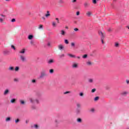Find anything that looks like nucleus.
<instances>
[{"label":"nucleus","mask_w":129,"mask_h":129,"mask_svg":"<svg viewBox=\"0 0 129 129\" xmlns=\"http://www.w3.org/2000/svg\"><path fill=\"white\" fill-rule=\"evenodd\" d=\"M86 15L87 17H91V16H92V12H91V11H88L86 13Z\"/></svg>","instance_id":"9"},{"label":"nucleus","mask_w":129,"mask_h":129,"mask_svg":"<svg viewBox=\"0 0 129 129\" xmlns=\"http://www.w3.org/2000/svg\"><path fill=\"white\" fill-rule=\"evenodd\" d=\"M99 99V97L97 96L95 97L94 100V101H97V100H98Z\"/></svg>","instance_id":"29"},{"label":"nucleus","mask_w":129,"mask_h":129,"mask_svg":"<svg viewBox=\"0 0 129 129\" xmlns=\"http://www.w3.org/2000/svg\"><path fill=\"white\" fill-rule=\"evenodd\" d=\"M55 20H56V21H57V23H59V19H58V18H55Z\"/></svg>","instance_id":"53"},{"label":"nucleus","mask_w":129,"mask_h":129,"mask_svg":"<svg viewBox=\"0 0 129 129\" xmlns=\"http://www.w3.org/2000/svg\"><path fill=\"white\" fill-rule=\"evenodd\" d=\"M64 43H65L66 44H69V41H68V40L65 39V40H64Z\"/></svg>","instance_id":"40"},{"label":"nucleus","mask_w":129,"mask_h":129,"mask_svg":"<svg viewBox=\"0 0 129 129\" xmlns=\"http://www.w3.org/2000/svg\"><path fill=\"white\" fill-rule=\"evenodd\" d=\"M66 29H68V26H66Z\"/></svg>","instance_id":"59"},{"label":"nucleus","mask_w":129,"mask_h":129,"mask_svg":"<svg viewBox=\"0 0 129 129\" xmlns=\"http://www.w3.org/2000/svg\"><path fill=\"white\" fill-rule=\"evenodd\" d=\"M84 6L85 8H88L90 6V3H89L88 2H86L84 3Z\"/></svg>","instance_id":"5"},{"label":"nucleus","mask_w":129,"mask_h":129,"mask_svg":"<svg viewBox=\"0 0 129 129\" xmlns=\"http://www.w3.org/2000/svg\"><path fill=\"white\" fill-rule=\"evenodd\" d=\"M42 19H43V20L44 21H45V17H43L42 18Z\"/></svg>","instance_id":"58"},{"label":"nucleus","mask_w":129,"mask_h":129,"mask_svg":"<svg viewBox=\"0 0 129 129\" xmlns=\"http://www.w3.org/2000/svg\"><path fill=\"white\" fill-rule=\"evenodd\" d=\"M71 46L72 47H74L75 46V43L74 42H72Z\"/></svg>","instance_id":"43"},{"label":"nucleus","mask_w":129,"mask_h":129,"mask_svg":"<svg viewBox=\"0 0 129 129\" xmlns=\"http://www.w3.org/2000/svg\"><path fill=\"white\" fill-rule=\"evenodd\" d=\"M72 3H76V0H73Z\"/></svg>","instance_id":"56"},{"label":"nucleus","mask_w":129,"mask_h":129,"mask_svg":"<svg viewBox=\"0 0 129 129\" xmlns=\"http://www.w3.org/2000/svg\"><path fill=\"white\" fill-rule=\"evenodd\" d=\"M11 22L12 23H14V22H16V19H12V20H11Z\"/></svg>","instance_id":"47"},{"label":"nucleus","mask_w":129,"mask_h":129,"mask_svg":"<svg viewBox=\"0 0 129 129\" xmlns=\"http://www.w3.org/2000/svg\"><path fill=\"white\" fill-rule=\"evenodd\" d=\"M1 17H2L3 19H6V15H4L3 14L1 15Z\"/></svg>","instance_id":"46"},{"label":"nucleus","mask_w":129,"mask_h":129,"mask_svg":"<svg viewBox=\"0 0 129 129\" xmlns=\"http://www.w3.org/2000/svg\"><path fill=\"white\" fill-rule=\"evenodd\" d=\"M75 112L77 115L80 114V113H81V109H80V108H77Z\"/></svg>","instance_id":"7"},{"label":"nucleus","mask_w":129,"mask_h":129,"mask_svg":"<svg viewBox=\"0 0 129 129\" xmlns=\"http://www.w3.org/2000/svg\"><path fill=\"white\" fill-rule=\"evenodd\" d=\"M52 26H53V27H56V24L55 23V22H53L52 23Z\"/></svg>","instance_id":"35"},{"label":"nucleus","mask_w":129,"mask_h":129,"mask_svg":"<svg viewBox=\"0 0 129 129\" xmlns=\"http://www.w3.org/2000/svg\"><path fill=\"white\" fill-rule=\"evenodd\" d=\"M8 70L10 71H14V70H15V68L13 67H10L8 69Z\"/></svg>","instance_id":"17"},{"label":"nucleus","mask_w":129,"mask_h":129,"mask_svg":"<svg viewBox=\"0 0 129 129\" xmlns=\"http://www.w3.org/2000/svg\"><path fill=\"white\" fill-rule=\"evenodd\" d=\"M10 93V90L7 89L5 90L4 92V95H8Z\"/></svg>","instance_id":"8"},{"label":"nucleus","mask_w":129,"mask_h":129,"mask_svg":"<svg viewBox=\"0 0 129 129\" xmlns=\"http://www.w3.org/2000/svg\"><path fill=\"white\" fill-rule=\"evenodd\" d=\"M62 56H64V54H63Z\"/></svg>","instance_id":"62"},{"label":"nucleus","mask_w":129,"mask_h":129,"mask_svg":"<svg viewBox=\"0 0 129 129\" xmlns=\"http://www.w3.org/2000/svg\"><path fill=\"white\" fill-rule=\"evenodd\" d=\"M93 4H96V0H93Z\"/></svg>","instance_id":"50"},{"label":"nucleus","mask_w":129,"mask_h":129,"mask_svg":"<svg viewBox=\"0 0 129 129\" xmlns=\"http://www.w3.org/2000/svg\"><path fill=\"white\" fill-rule=\"evenodd\" d=\"M72 67L73 68H75V69L78 68V63H76V62L73 63L72 66Z\"/></svg>","instance_id":"6"},{"label":"nucleus","mask_w":129,"mask_h":129,"mask_svg":"<svg viewBox=\"0 0 129 129\" xmlns=\"http://www.w3.org/2000/svg\"><path fill=\"white\" fill-rule=\"evenodd\" d=\"M118 46H119V44L118 42H115V46L117 47H118Z\"/></svg>","instance_id":"36"},{"label":"nucleus","mask_w":129,"mask_h":129,"mask_svg":"<svg viewBox=\"0 0 129 129\" xmlns=\"http://www.w3.org/2000/svg\"><path fill=\"white\" fill-rule=\"evenodd\" d=\"M34 103L39 104V103H40V101L38 99H34Z\"/></svg>","instance_id":"16"},{"label":"nucleus","mask_w":129,"mask_h":129,"mask_svg":"<svg viewBox=\"0 0 129 129\" xmlns=\"http://www.w3.org/2000/svg\"><path fill=\"white\" fill-rule=\"evenodd\" d=\"M32 109H36V107H35V106H32Z\"/></svg>","instance_id":"55"},{"label":"nucleus","mask_w":129,"mask_h":129,"mask_svg":"<svg viewBox=\"0 0 129 129\" xmlns=\"http://www.w3.org/2000/svg\"><path fill=\"white\" fill-rule=\"evenodd\" d=\"M33 38H34V36H33L32 35H30L28 36L29 40H32Z\"/></svg>","instance_id":"24"},{"label":"nucleus","mask_w":129,"mask_h":129,"mask_svg":"<svg viewBox=\"0 0 129 129\" xmlns=\"http://www.w3.org/2000/svg\"><path fill=\"white\" fill-rule=\"evenodd\" d=\"M61 35H62V36H65V34H66V32H65V31L62 30H61Z\"/></svg>","instance_id":"18"},{"label":"nucleus","mask_w":129,"mask_h":129,"mask_svg":"<svg viewBox=\"0 0 129 129\" xmlns=\"http://www.w3.org/2000/svg\"><path fill=\"white\" fill-rule=\"evenodd\" d=\"M96 91V89L94 88V89H93L92 90H91V92L92 93H94V92Z\"/></svg>","instance_id":"38"},{"label":"nucleus","mask_w":129,"mask_h":129,"mask_svg":"<svg viewBox=\"0 0 129 129\" xmlns=\"http://www.w3.org/2000/svg\"><path fill=\"white\" fill-rule=\"evenodd\" d=\"M19 59L21 62L23 63H25L27 62V57H26V55L24 54H20L19 55Z\"/></svg>","instance_id":"3"},{"label":"nucleus","mask_w":129,"mask_h":129,"mask_svg":"<svg viewBox=\"0 0 129 129\" xmlns=\"http://www.w3.org/2000/svg\"><path fill=\"white\" fill-rule=\"evenodd\" d=\"M31 127H32V128H36V129H38V128H39V126L38 124H34L33 126H32Z\"/></svg>","instance_id":"12"},{"label":"nucleus","mask_w":129,"mask_h":129,"mask_svg":"<svg viewBox=\"0 0 129 129\" xmlns=\"http://www.w3.org/2000/svg\"><path fill=\"white\" fill-rule=\"evenodd\" d=\"M49 73H50V74H52V73H54V70L53 69H50L49 70Z\"/></svg>","instance_id":"31"},{"label":"nucleus","mask_w":129,"mask_h":129,"mask_svg":"<svg viewBox=\"0 0 129 129\" xmlns=\"http://www.w3.org/2000/svg\"><path fill=\"white\" fill-rule=\"evenodd\" d=\"M48 76V74H47V73H46V70H43L40 74V75L39 76V78L40 79H42L44 78V77H47Z\"/></svg>","instance_id":"2"},{"label":"nucleus","mask_w":129,"mask_h":129,"mask_svg":"<svg viewBox=\"0 0 129 129\" xmlns=\"http://www.w3.org/2000/svg\"><path fill=\"white\" fill-rule=\"evenodd\" d=\"M26 53V49L24 48L19 51L20 54H25Z\"/></svg>","instance_id":"10"},{"label":"nucleus","mask_w":129,"mask_h":129,"mask_svg":"<svg viewBox=\"0 0 129 129\" xmlns=\"http://www.w3.org/2000/svg\"><path fill=\"white\" fill-rule=\"evenodd\" d=\"M127 93H128L126 91L122 92L121 93V95H126V94H127Z\"/></svg>","instance_id":"19"},{"label":"nucleus","mask_w":129,"mask_h":129,"mask_svg":"<svg viewBox=\"0 0 129 129\" xmlns=\"http://www.w3.org/2000/svg\"><path fill=\"white\" fill-rule=\"evenodd\" d=\"M5 19V18H0V23H4Z\"/></svg>","instance_id":"27"},{"label":"nucleus","mask_w":129,"mask_h":129,"mask_svg":"<svg viewBox=\"0 0 129 129\" xmlns=\"http://www.w3.org/2000/svg\"><path fill=\"white\" fill-rule=\"evenodd\" d=\"M99 35L101 37V41L102 42V44H104V37H105V33L102 32V31L99 32Z\"/></svg>","instance_id":"1"},{"label":"nucleus","mask_w":129,"mask_h":129,"mask_svg":"<svg viewBox=\"0 0 129 129\" xmlns=\"http://www.w3.org/2000/svg\"><path fill=\"white\" fill-rule=\"evenodd\" d=\"M69 93H71V92L70 91H67L63 93V94H68Z\"/></svg>","instance_id":"39"},{"label":"nucleus","mask_w":129,"mask_h":129,"mask_svg":"<svg viewBox=\"0 0 129 129\" xmlns=\"http://www.w3.org/2000/svg\"><path fill=\"white\" fill-rule=\"evenodd\" d=\"M10 102L11 103H16V99H12L11 100H10Z\"/></svg>","instance_id":"21"},{"label":"nucleus","mask_w":129,"mask_h":129,"mask_svg":"<svg viewBox=\"0 0 129 129\" xmlns=\"http://www.w3.org/2000/svg\"><path fill=\"white\" fill-rule=\"evenodd\" d=\"M126 82L127 84H129V80H126Z\"/></svg>","instance_id":"52"},{"label":"nucleus","mask_w":129,"mask_h":129,"mask_svg":"<svg viewBox=\"0 0 129 129\" xmlns=\"http://www.w3.org/2000/svg\"><path fill=\"white\" fill-rule=\"evenodd\" d=\"M6 2H9V1H10V0H6Z\"/></svg>","instance_id":"61"},{"label":"nucleus","mask_w":129,"mask_h":129,"mask_svg":"<svg viewBox=\"0 0 129 129\" xmlns=\"http://www.w3.org/2000/svg\"><path fill=\"white\" fill-rule=\"evenodd\" d=\"M68 56H69L70 57H71V58H76V56L74 55H73L72 54H69Z\"/></svg>","instance_id":"22"},{"label":"nucleus","mask_w":129,"mask_h":129,"mask_svg":"<svg viewBox=\"0 0 129 129\" xmlns=\"http://www.w3.org/2000/svg\"><path fill=\"white\" fill-rule=\"evenodd\" d=\"M77 16H79V15H80V12H79V11H78L76 13Z\"/></svg>","instance_id":"49"},{"label":"nucleus","mask_w":129,"mask_h":129,"mask_svg":"<svg viewBox=\"0 0 129 129\" xmlns=\"http://www.w3.org/2000/svg\"><path fill=\"white\" fill-rule=\"evenodd\" d=\"M38 29H43V25H40L39 27H38Z\"/></svg>","instance_id":"42"},{"label":"nucleus","mask_w":129,"mask_h":129,"mask_svg":"<svg viewBox=\"0 0 129 129\" xmlns=\"http://www.w3.org/2000/svg\"><path fill=\"white\" fill-rule=\"evenodd\" d=\"M83 58H84V59H85V58H87V54H84L83 56Z\"/></svg>","instance_id":"44"},{"label":"nucleus","mask_w":129,"mask_h":129,"mask_svg":"<svg viewBox=\"0 0 129 129\" xmlns=\"http://www.w3.org/2000/svg\"><path fill=\"white\" fill-rule=\"evenodd\" d=\"M59 123H60V120L55 119L54 120V126L55 127H58L59 126Z\"/></svg>","instance_id":"4"},{"label":"nucleus","mask_w":129,"mask_h":129,"mask_svg":"<svg viewBox=\"0 0 129 129\" xmlns=\"http://www.w3.org/2000/svg\"><path fill=\"white\" fill-rule=\"evenodd\" d=\"M74 31H75V32H79V29L75 28L74 29Z\"/></svg>","instance_id":"33"},{"label":"nucleus","mask_w":129,"mask_h":129,"mask_svg":"<svg viewBox=\"0 0 129 129\" xmlns=\"http://www.w3.org/2000/svg\"><path fill=\"white\" fill-rule=\"evenodd\" d=\"M20 104H22L23 105H24L26 103V102H24V100H20Z\"/></svg>","instance_id":"23"},{"label":"nucleus","mask_w":129,"mask_h":129,"mask_svg":"<svg viewBox=\"0 0 129 129\" xmlns=\"http://www.w3.org/2000/svg\"><path fill=\"white\" fill-rule=\"evenodd\" d=\"M19 70H20V67H15V71L16 72H18V71H19Z\"/></svg>","instance_id":"26"},{"label":"nucleus","mask_w":129,"mask_h":129,"mask_svg":"<svg viewBox=\"0 0 129 129\" xmlns=\"http://www.w3.org/2000/svg\"><path fill=\"white\" fill-rule=\"evenodd\" d=\"M91 111H92V112H93L94 111V109L93 108L91 109Z\"/></svg>","instance_id":"54"},{"label":"nucleus","mask_w":129,"mask_h":129,"mask_svg":"<svg viewBox=\"0 0 129 129\" xmlns=\"http://www.w3.org/2000/svg\"><path fill=\"white\" fill-rule=\"evenodd\" d=\"M77 121L79 123H81L82 122V119H81V118H78L77 119Z\"/></svg>","instance_id":"15"},{"label":"nucleus","mask_w":129,"mask_h":129,"mask_svg":"<svg viewBox=\"0 0 129 129\" xmlns=\"http://www.w3.org/2000/svg\"><path fill=\"white\" fill-rule=\"evenodd\" d=\"M10 120H11V117H8L6 118V121H10Z\"/></svg>","instance_id":"32"},{"label":"nucleus","mask_w":129,"mask_h":129,"mask_svg":"<svg viewBox=\"0 0 129 129\" xmlns=\"http://www.w3.org/2000/svg\"><path fill=\"white\" fill-rule=\"evenodd\" d=\"M58 48L59 49V50H62V49H64V46H63V45L62 44H59L58 46Z\"/></svg>","instance_id":"11"},{"label":"nucleus","mask_w":129,"mask_h":129,"mask_svg":"<svg viewBox=\"0 0 129 129\" xmlns=\"http://www.w3.org/2000/svg\"><path fill=\"white\" fill-rule=\"evenodd\" d=\"M18 122H20V119L17 118L15 120V123H18Z\"/></svg>","instance_id":"34"},{"label":"nucleus","mask_w":129,"mask_h":129,"mask_svg":"<svg viewBox=\"0 0 129 129\" xmlns=\"http://www.w3.org/2000/svg\"><path fill=\"white\" fill-rule=\"evenodd\" d=\"M14 81H15V82H18L19 81V79L15 78L14 79Z\"/></svg>","instance_id":"45"},{"label":"nucleus","mask_w":129,"mask_h":129,"mask_svg":"<svg viewBox=\"0 0 129 129\" xmlns=\"http://www.w3.org/2000/svg\"><path fill=\"white\" fill-rule=\"evenodd\" d=\"M54 59H49L47 63L48 64H52L53 63H54Z\"/></svg>","instance_id":"13"},{"label":"nucleus","mask_w":129,"mask_h":129,"mask_svg":"<svg viewBox=\"0 0 129 129\" xmlns=\"http://www.w3.org/2000/svg\"><path fill=\"white\" fill-rule=\"evenodd\" d=\"M77 108H80V107H81V104L78 103H77Z\"/></svg>","instance_id":"25"},{"label":"nucleus","mask_w":129,"mask_h":129,"mask_svg":"<svg viewBox=\"0 0 129 129\" xmlns=\"http://www.w3.org/2000/svg\"><path fill=\"white\" fill-rule=\"evenodd\" d=\"M87 63V65H88L89 66H90V65H91L92 64L91 61H88Z\"/></svg>","instance_id":"41"},{"label":"nucleus","mask_w":129,"mask_h":129,"mask_svg":"<svg viewBox=\"0 0 129 129\" xmlns=\"http://www.w3.org/2000/svg\"><path fill=\"white\" fill-rule=\"evenodd\" d=\"M77 58L78 59H79L80 58V56H78Z\"/></svg>","instance_id":"60"},{"label":"nucleus","mask_w":129,"mask_h":129,"mask_svg":"<svg viewBox=\"0 0 129 129\" xmlns=\"http://www.w3.org/2000/svg\"><path fill=\"white\" fill-rule=\"evenodd\" d=\"M79 96L81 97H83V96H84V94L83 92H80L79 93Z\"/></svg>","instance_id":"30"},{"label":"nucleus","mask_w":129,"mask_h":129,"mask_svg":"<svg viewBox=\"0 0 129 129\" xmlns=\"http://www.w3.org/2000/svg\"><path fill=\"white\" fill-rule=\"evenodd\" d=\"M49 13L50 12L49 11H47V14H45L46 18H48V17H50V16H51V14H50Z\"/></svg>","instance_id":"20"},{"label":"nucleus","mask_w":129,"mask_h":129,"mask_svg":"<svg viewBox=\"0 0 129 129\" xmlns=\"http://www.w3.org/2000/svg\"><path fill=\"white\" fill-rule=\"evenodd\" d=\"M28 122H29V120H26V123H28Z\"/></svg>","instance_id":"57"},{"label":"nucleus","mask_w":129,"mask_h":129,"mask_svg":"<svg viewBox=\"0 0 129 129\" xmlns=\"http://www.w3.org/2000/svg\"><path fill=\"white\" fill-rule=\"evenodd\" d=\"M36 80L33 79L32 80H31V83H33L34 84H35V83H36Z\"/></svg>","instance_id":"37"},{"label":"nucleus","mask_w":129,"mask_h":129,"mask_svg":"<svg viewBox=\"0 0 129 129\" xmlns=\"http://www.w3.org/2000/svg\"><path fill=\"white\" fill-rule=\"evenodd\" d=\"M29 100H30L31 103H33V104L35 103V99H34L33 98H30L29 99Z\"/></svg>","instance_id":"14"},{"label":"nucleus","mask_w":129,"mask_h":129,"mask_svg":"<svg viewBox=\"0 0 129 129\" xmlns=\"http://www.w3.org/2000/svg\"><path fill=\"white\" fill-rule=\"evenodd\" d=\"M88 82H89V83H93V79H89L88 80Z\"/></svg>","instance_id":"28"},{"label":"nucleus","mask_w":129,"mask_h":129,"mask_svg":"<svg viewBox=\"0 0 129 129\" xmlns=\"http://www.w3.org/2000/svg\"><path fill=\"white\" fill-rule=\"evenodd\" d=\"M30 44H31V45H34V41H31L30 42Z\"/></svg>","instance_id":"51"},{"label":"nucleus","mask_w":129,"mask_h":129,"mask_svg":"<svg viewBox=\"0 0 129 129\" xmlns=\"http://www.w3.org/2000/svg\"><path fill=\"white\" fill-rule=\"evenodd\" d=\"M11 48L14 49V50H16V47H15V46H14V45H11Z\"/></svg>","instance_id":"48"}]
</instances>
